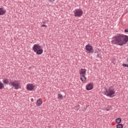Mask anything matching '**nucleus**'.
Returning <instances> with one entry per match:
<instances>
[{"label": "nucleus", "instance_id": "obj_9", "mask_svg": "<svg viewBox=\"0 0 128 128\" xmlns=\"http://www.w3.org/2000/svg\"><path fill=\"white\" fill-rule=\"evenodd\" d=\"M92 88H94V86H92V83L88 84L86 86V90H92Z\"/></svg>", "mask_w": 128, "mask_h": 128}, {"label": "nucleus", "instance_id": "obj_1", "mask_svg": "<svg viewBox=\"0 0 128 128\" xmlns=\"http://www.w3.org/2000/svg\"><path fill=\"white\" fill-rule=\"evenodd\" d=\"M128 42V36L123 34H118L112 38V44L122 46Z\"/></svg>", "mask_w": 128, "mask_h": 128}, {"label": "nucleus", "instance_id": "obj_18", "mask_svg": "<svg viewBox=\"0 0 128 128\" xmlns=\"http://www.w3.org/2000/svg\"><path fill=\"white\" fill-rule=\"evenodd\" d=\"M74 108L75 110H78V108H80V106H76L74 107Z\"/></svg>", "mask_w": 128, "mask_h": 128}, {"label": "nucleus", "instance_id": "obj_15", "mask_svg": "<svg viewBox=\"0 0 128 128\" xmlns=\"http://www.w3.org/2000/svg\"><path fill=\"white\" fill-rule=\"evenodd\" d=\"M58 98L59 100H62V98H64V96L61 94H59L58 95Z\"/></svg>", "mask_w": 128, "mask_h": 128}, {"label": "nucleus", "instance_id": "obj_26", "mask_svg": "<svg viewBox=\"0 0 128 128\" xmlns=\"http://www.w3.org/2000/svg\"><path fill=\"white\" fill-rule=\"evenodd\" d=\"M126 62H128V58H127V59H126Z\"/></svg>", "mask_w": 128, "mask_h": 128}, {"label": "nucleus", "instance_id": "obj_23", "mask_svg": "<svg viewBox=\"0 0 128 128\" xmlns=\"http://www.w3.org/2000/svg\"><path fill=\"white\" fill-rule=\"evenodd\" d=\"M31 101H32V102H34V99L32 98V99L31 100Z\"/></svg>", "mask_w": 128, "mask_h": 128}, {"label": "nucleus", "instance_id": "obj_10", "mask_svg": "<svg viewBox=\"0 0 128 128\" xmlns=\"http://www.w3.org/2000/svg\"><path fill=\"white\" fill-rule=\"evenodd\" d=\"M6 12V10H4L2 8H0V16H2Z\"/></svg>", "mask_w": 128, "mask_h": 128}, {"label": "nucleus", "instance_id": "obj_16", "mask_svg": "<svg viewBox=\"0 0 128 128\" xmlns=\"http://www.w3.org/2000/svg\"><path fill=\"white\" fill-rule=\"evenodd\" d=\"M124 128V126L122 124H119L116 126V128Z\"/></svg>", "mask_w": 128, "mask_h": 128}, {"label": "nucleus", "instance_id": "obj_11", "mask_svg": "<svg viewBox=\"0 0 128 128\" xmlns=\"http://www.w3.org/2000/svg\"><path fill=\"white\" fill-rule=\"evenodd\" d=\"M42 104V99L40 98L36 101V104L37 106H40Z\"/></svg>", "mask_w": 128, "mask_h": 128}, {"label": "nucleus", "instance_id": "obj_4", "mask_svg": "<svg viewBox=\"0 0 128 128\" xmlns=\"http://www.w3.org/2000/svg\"><path fill=\"white\" fill-rule=\"evenodd\" d=\"M9 84H10V86H12L14 90H18V88H22L20 85V82L18 80L10 82Z\"/></svg>", "mask_w": 128, "mask_h": 128}, {"label": "nucleus", "instance_id": "obj_19", "mask_svg": "<svg viewBox=\"0 0 128 128\" xmlns=\"http://www.w3.org/2000/svg\"><path fill=\"white\" fill-rule=\"evenodd\" d=\"M122 66H124V68H128V64H122Z\"/></svg>", "mask_w": 128, "mask_h": 128}, {"label": "nucleus", "instance_id": "obj_22", "mask_svg": "<svg viewBox=\"0 0 128 128\" xmlns=\"http://www.w3.org/2000/svg\"><path fill=\"white\" fill-rule=\"evenodd\" d=\"M124 32H128V29H126V30H124Z\"/></svg>", "mask_w": 128, "mask_h": 128}, {"label": "nucleus", "instance_id": "obj_5", "mask_svg": "<svg viewBox=\"0 0 128 128\" xmlns=\"http://www.w3.org/2000/svg\"><path fill=\"white\" fill-rule=\"evenodd\" d=\"M84 14V12L80 8V9H76L74 10V16H78V18H80Z\"/></svg>", "mask_w": 128, "mask_h": 128}, {"label": "nucleus", "instance_id": "obj_6", "mask_svg": "<svg viewBox=\"0 0 128 128\" xmlns=\"http://www.w3.org/2000/svg\"><path fill=\"white\" fill-rule=\"evenodd\" d=\"M86 52H88V54H92L94 52V48H92V46L89 44L86 45Z\"/></svg>", "mask_w": 128, "mask_h": 128}, {"label": "nucleus", "instance_id": "obj_17", "mask_svg": "<svg viewBox=\"0 0 128 128\" xmlns=\"http://www.w3.org/2000/svg\"><path fill=\"white\" fill-rule=\"evenodd\" d=\"M4 88V84L0 82V90H2V88Z\"/></svg>", "mask_w": 128, "mask_h": 128}, {"label": "nucleus", "instance_id": "obj_2", "mask_svg": "<svg viewBox=\"0 0 128 128\" xmlns=\"http://www.w3.org/2000/svg\"><path fill=\"white\" fill-rule=\"evenodd\" d=\"M116 94V89L113 86H110L106 89L104 91V94L106 96H109L110 98H113L114 96V94Z\"/></svg>", "mask_w": 128, "mask_h": 128}, {"label": "nucleus", "instance_id": "obj_7", "mask_svg": "<svg viewBox=\"0 0 128 128\" xmlns=\"http://www.w3.org/2000/svg\"><path fill=\"white\" fill-rule=\"evenodd\" d=\"M40 48V46L38 44H35L34 45L32 50L34 52H36L37 50Z\"/></svg>", "mask_w": 128, "mask_h": 128}, {"label": "nucleus", "instance_id": "obj_8", "mask_svg": "<svg viewBox=\"0 0 128 128\" xmlns=\"http://www.w3.org/2000/svg\"><path fill=\"white\" fill-rule=\"evenodd\" d=\"M27 90H32L34 88V86L32 84H28L26 86Z\"/></svg>", "mask_w": 128, "mask_h": 128}, {"label": "nucleus", "instance_id": "obj_12", "mask_svg": "<svg viewBox=\"0 0 128 128\" xmlns=\"http://www.w3.org/2000/svg\"><path fill=\"white\" fill-rule=\"evenodd\" d=\"M42 52H44V50H42V49H40V48L36 51V54H42Z\"/></svg>", "mask_w": 128, "mask_h": 128}, {"label": "nucleus", "instance_id": "obj_3", "mask_svg": "<svg viewBox=\"0 0 128 128\" xmlns=\"http://www.w3.org/2000/svg\"><path fill=\"white\" fill-rule=\"evenodd\" d=\"M86 69H80V80H81L82 82H86Z\"/></svg>", "mask_w": 128, "mask_h": 128}, {"label": "nucleus", "instance_id": "obj_25", "mask_svg": "<svg viewBox=\"0 0 128 128\" xmlns=\"http://www.w3.org/2000/svg\"><path fill=\"white\" fill-rule=\"evenodd\" d=\"M106 110H107L108 112V110H110L106 109Z\"/></svg>", "mask_w": 128, "mask_h": 128}, {"label": "nucleus", "instance_id": "obj_21", "mask_svg": "<svg viewBox=\"0 0 128 128\" xmlns=\"http://www.w3.org/2000/svg\"><path fill=\"white\" fill-rule=\"evenodd\" d=\"M50 2H54V0H48Z\"/></svg>", "mask_w": 128, "mask_h": 128}, {"label": "nucleus", "instance_id": "obj_20", "mask_svg": "<svg viewBox=\"0 0 128 128\" xmlns=\"http://www.w3.org/2000/svg\"><path fill=\"white\" fill-rule=\"evenodd\" d=\"M44 26L45 28H48V26L46 25V24H42V25H41V28H42Z\"/></svg>", "mask_w": 128, "mask_h": 128}, {"label": "nucleus", "instance_id": "obj_14", "mask_svg": "<svg viewBox=\"0 0 128 128\" xmlns=\"http://www.w3.org/2000/svg\"><path fill=\"white\" fill-rule=\"evenodd\" d=\"M116 124H120L122 122V118H117L116 120Z\"/></svg>", "mask_w": 128, "mask_h": 128}, {"label": "nucleus", "instance_id": "obj_24", "mask_svg": "<svg viewBox=\"0 0 128 128\" xmlns=\"http://www.w3.org/2000/svg\"><path fill=\"white\" fill-rule=\"evenodd\" d=\"M97 58H98V54H97Z\"/></svg>", "mask_w": 128, "mask_h": 128}, {"label": "nucleus", "instance_id": "obj_13", "mask_svg": "<svg viewBox=\"0 0 128 128\" xmlns=\"http://www.w3.org/2000/svg\"><path fill=\"white\" fill-rule=\"evenodd\" d=\"M2 82L4 84H8V82H10L8 81V79L4 78L2 80Z\"/></svg>", "mask_w": 128, "mask_h": 128}]
</instances>
